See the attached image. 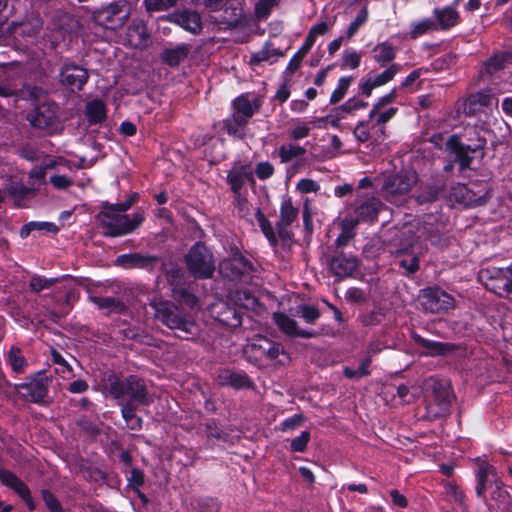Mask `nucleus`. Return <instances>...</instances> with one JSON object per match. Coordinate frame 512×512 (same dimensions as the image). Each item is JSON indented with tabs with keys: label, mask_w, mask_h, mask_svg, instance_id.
<instances>
[{
	"label": "nucleus",
	"mask_w": 512,
	"mask_h": 512,
	"mask_svg": "<svg viewBox=\"0 0 512 512\" xmlns=\"http://www.w3.org/2000/svg\"><path fill=\"white\" fill-rule=\"evenodd\" d=\"M400 69L401 66L399 64H392L383 72L373 77H368L360 84V90L362 94L366 97H369L373 89L389 83L400 71Z\"/></svg>",
	"instance_id": "21"
},
{
	"label": "nucleus",
	"mask_w": 512,
	"mask_h": 512,
	"mask_svg": "<svg viewBox=\"0 0 512 512\" xmlns=\"http://www.w3.org/2000/svg\"><path fill=\"white\" fill-rule=\"evenodd\" d=\"M149 37L147 26L142 21L132 23L128 27L127 40L135 48L147 46Z\"/></svg>",
	"instance_id": "29"
},
{
	"label": "nucleus",
	"mask_w": 512,
	"mask_h": 512,
	"mask_svg": "<svg viewBox=\"0 0 512 512\" xmlns=\"http://www.w3.org/2000/svg\"><path fill=\"white\" fill-rule=\"evenodd\" d=\"M426 415L429 420L449 414L453 392L448 382L429 377L424 382Z\"/></svg>",
	"instance_id": "3"
},
{
	"label": "nucleus",
	"mask_w": 512,
	"mask_h": 512,
	"mask_svg": "<svg viewBox=\"0 0 512 512\" xmlns=\"http://www.w3.org/2000/svg\"><path fill=\"white\" fill-rule=\"evenodd\" d=\"M421 305L431 313L446 312L455 307V299L439 288H426L420 294Z\"/></svg>",
	"instance_id": "10"
},
{
	"label": "nucleus",
	"mask_w": 512,
	"mask_h": 512,
	"mask_svg": "<svg viewBox=\"0 0 512 512\" xmlns=\"http://www.w3.org/2000/svg\"><path fill=\"white\" fill-rule=\"evenodd\" d=\"M412 339L419 347L424 349L422 354L425 356H445L456 350L455 344L428 340L414 332L412 333Z\"/></svg>",
	"instance_id": "17"
},
{
	"label": "nucleus",
	"mask_w": 512,
	"mask_h": 512,
	"mask_svg": "<svg viewBox=\"0 0 512 512\" xmlns=\"http://www.w3.org/2000/svg\"><path fill=\"white\" fill-rule=\"evenodd\" d=\"M234 114L249 121L258 109L257 105H253L251 101L244 95L237 97L233 102Z\"/></svg>",
	"instance_id": "38"
},
{
	"label": "nucleus",
	"mask_w": 512,
	"mask_h": 512,
	"mask_svg": "<svg viewBox=\"0 0 512 512\" xmlns=\"http://www.w3.org/2000/svg\"><path fill=\"white\" fill-rule=\"evenodd\" d=\"M51 382V376L46 375L44 372H37L28 381L15 384L14 388L23 399L34 403H44L48 396Z\"/></svg>",
	"instance_id": "7"
},
{
	"label": "nucleus",
	"mask_w": 512,
	"mask_h": 512,
	"mask_svg": "<svg viewBox=\"0 0 512 512\" xmlns=\"http://www.w3.org/2000/svg\"><path fill=\"white\" fill-rule=\"evenodd\" d=\"M39 226H47V231L51 233H56L58 231V227L51 222H30L26 225H24L20 230V236L21 238H27L30 233L34 230H36V227Z\"/></svg>",
	"instance_id": "58"
},
{
	"label": "nucleus",
	"mask_w": 512,
	"mask_h": 512,
	"mask_svg": "<svg viewBox=\"0 0 512 512\" xmlns=\"http://www.w3.org/2000/svg\"><path fill=\"white\" fill-rule=\"evenodd\" d=\"M88 78L87 70L76 64H65L60 71L61 83L71 91L81 90Z\"/></svg>",
	"instance_id": "14"
},
{
	"label": "nucleus",
	"mask_w": 512,
	"mask_h": 512,
	"mask_svg": "<svg viewBox=\"0 0 512 512\" xmlns=\"http://www.w3.org/2000/svg\"><path fill=\"white\" fill-rule=\"evenodd\" d=\"M255 216L261 228V231L268 239L269 243L275 247L278 243V234L275 233L271 222L265 217L260 208L256 209Z\"/></svg>",
	"instance_id": "42"
},
{
	"label": "nucleus",
	"mask_w": 512,
	"mask_h": 512,
	"mask_svg": "<svg viewBox=\"0 0 512 512\" xmlns=\"http://www.w3.org/2000/svg\"><path fill=\"white\" fill-rule=\"evenodd\" d=\"M351 79L348 77H341L338 81L337 87L333 90L330 96V103L335 104L340 102L350 86Z\"/></svg>",
	"instance_id": "53"
},
{
	"label": "nucleus",
	"mask_w": 512,
	"mask_h": 512,
	"mask_svg": "<svg viewBox=\"0 0 512 512\" xmlns=\"http://www.w3.org/2000/svg\"><path fill=\"white\" fill-rule=\"evenodd\" d=\"M170 19L192 34H199L202 31L201 16L196 11L183 10L175 12L171 15Z\"/></svg>",
	"instance_id": "25"
},
{
	"label": "nucleus",
	"mask_w": 512,
	"mask_h": 512,
	"mask_svg": "<svg viewBox=\"0 0 512 512\" xmlns=\"http://www.w3.org/2000/svg\"><path fill=\"white\" fill-rule=\"evenodd\" d=\"M155 317L168 328L176 330V335L182 339H190L197 332L196 324L187 319L179 308L169 301H153Z\"/></svg>",
	"instance_id": "4"
},
{
	"label": "nucleus",
	"mask_w": 512,
	"mask_h": 512,
	"mask_svg": "<svg viewBox=\"0 0 512 512\" xmlns=\"http://www.w3.org/2000/svg\"><path fill=\"white\" fill-rule=\"evenodd\" d=\"M85 114L90 125L103 122L106 119V107L103 101L95 99L86 104Z\"/></svg>",
	"instance_id": "35"
},
{
	"label": "nucleus",
	"mask_w": 512,
	"mask_h": 512,
	"mask_svg": "<svg viewBox=\"0 0 512 512\" xmlns=\"http://www.w3.org/2000/svg\"><path fill=\"white\" fill-rule=\"evenodd\" d=\"M311 128L309 125L298 122L294 127L289 130V139L297 141L306 138L310 133Z\"/></svg>",
	"instance_id": "60"
},
{
	"label": "nucleus",
	"mask_w": 512,
	"mask_h": 512,
	"mask_svg": "<svg viewBox=\"0 0 512 512\" xmlns=\"http://www.w3.org/2000/svg\"><path fill=\"white\" fill-rule=\"evenodd\" d=\"M396 90L393 89L386 95L382 96L371 108L369 111L368 117L369 120H372L376 114L382 110L385 106L393 103L396 100Z\"/></svg>",
	"instance_id": "52"
},
{
	"label": "nucleus",
	"mask_w": 512,
	"mask_h": 512,
	"mask_svg": "<svg viewBox=\"0 0 512 512\" xmlns=\"http://www.w3.org/2000/svg\"><path fill=\"white\" fill-rule=\"evenodd\" d=\"M178 0H144L145 7L149 12L167 10L176 5Z\"/></svg>",
	"instance_id": "57"
},
{
	"label": "nucleus",
	"mask_w": 512,
	"mask_h": 512,
	"mask_svg": "<svg viewBox=\"0 0 512 512\" xmlns=\"http://www.w3.org/2000/svg\"><path fill=\"white\" fill-rule=\"evenodd\" d=\"M241 16V9L227 1L224 3L223 10L221 7L217 13L210 14L209 18L211 22L223 26L226 29H231L239 24Z\"/></svg>",
	"instance_id": "18"
},
{
	"label": "nucleus",
	"mask_w": 512,
	"mask_h": 512,
	"mask_svg": "<svg viewBox=\"0 0 512 512\" xmlns=\"http://www.w3.org/2000/svg\"><path fill=\"white\" fill-rule=\"evenodd\" d=\"M89 299L107 315L121 314L127 309L126 305L121 300L114 297L90 296Z\"/></svg>",
	"instance_id": "31"
},
{
	"label": "nucleus",
	"mask_w": 512,
	"mask_h": 512,
	"mask_svg": "<svg viewBox=\"0 0 512 512\" xmlns=\"http://www.w3.org/2000/svg\"><path fill=\"white\" fill-rule=\"evenodd\" d=\"M98 219L104 229V235L119 237L136 230L144 221L142 212H135L131 216L118 211L115 205L104 203L103 210L98 214Z\"/></svg>",
	"instance_id": "2"
},
{
	"label": "nucleus",
	"mask_w": 512,
	"mask_h": 512,
	"mask_svg": "<svg viewBox=\"0 0 512 512\" xmlns=\"http://www.w3.org/2000/svg\"><path fill=\"white\" fill-rule=\"evenodd\" d=\"M159 258L154 255L130 253L123 254L117 257L116 262L126 268H140L152 270Z\"/></svg>",
	"instance_id": "24"
},
{
	"label": "nucleus",
	"mask_w": 512,
	"mask_h": 512,
	"mask_svg": "<svg viewBox=\"0 0 512 512\" xmlns=\"http://www.w3.org/2000/svg\"><path fill=\"white\" fill-rule=\"evenodd\" d=\"M6 189L12 196L24 197L33 193V188H29L27 185H24L20 182H12L7 186Z\"/></svg>",
	"instance_id": "63"
},
{
	"label": "nucleus",
	"mask_w": 512,
	"mask_h": 512,
	"mask_svg": "<svg viewBox=\"0 0 512 512\" xmlns=\"http://www.w3.org/2000/svg\"><path fill=\"white\" fill-rule=\"evenodd\" d=\"M460 0H455L453 5L445 6L442 8H435L433 15L435 17V23L437 30H450L460 22V13L456 6Z\"/></svg>",
	"instance_id": "20"
},
{
	"label": "nucleus",
	"mask_w": 512,
	"mask_h": 512,
	"mask_svg": "<svg viewBox=\"0 0 512 512\" xmlns=\"http://www.w3.org/2000/svg\"><path fill=\"white\" fill-rule=\"evenodd\" d=\"M330 272L339 277L345 278L353 274L358 267V259L343 252H336L328 261Z\"/></svg>",
	"instance_id": "15"
},
{
	"label": "nucleus",
	"mask_w": 512,
	"mask_h": 512,
	"mask_svg": "<svg viewBox=\"0 0 512 512\" xmlns=\"http://www.w3.org/2000/svg\"><path fill=\"white\" fill-rule=\"evenodd\" d=\"M253 177V171L249 164H243L240 162L234 163L227 174V183L231 190L238 194L245 183L251 180Z\"/></svg>",
	"instance_id": "22"
},
{
	"label": "nucleus",
	"mask_w": 512,
	"mask_h": 512,
	"mask_svg": "<svg viewBox=\"0 0 512 512\" xmlns=\"http://www.w3.org/2000/svg\"><path fill=\"white\" fill-rule=\"evenodd\" d=\"M500 481L501 479L494 466L487 462L481 463L477 470L476 495L486 500L487 490L493 488Z\"/></svg>",
	"instance_id": "16"
},
{
	"label": "nucleus",
	"mask_w": 512,
	"mask_h": 512,
	"mask_svg": "<svg viewBox=\"0 0 512 512\" xmlns=\"http://www.w3.org/2000/svg\"><path fill=\"white\" fill-rule=\"evenodd\" d=\"M231 301L238 307L245 310H256L259 305L258 299L249 290H237L231 295Z\"/></svg>",
	"instance_id": "36"
},
{
	"label": "nucleus",
	"mask_w": 512,
	"mask_h": 512,
	"mask_svg": "<svg viewBox=\"0 0 512 512\" xmlns=\"http://www.w3.org/2000/svg\"><path fill=\"white\" fill-rule=\"evenodd\" d=\"M45 168L35 166L28 173V184L29 188H33V193L39 190L40 186L45 184Z\"/></svg>",
	"instance_id": "47"
},
{
	"label": "nucleus",
	"mask_w": 512,
	"mask_h": 512,
	"mask_svg": "<svg viewBox=\"0 0 512 512\" xmlns=\"http://www.w3.org/2000/svg\"><path fill=\"white\" fill-rule=\"evenodd\" d=\"M185 262L190 274L199 279L210 278L215 270L212 252L200 242L190 248Z\"/></svg>",
	"instance_id": "6"
},
{
	"label": "nucleus",
	"mask_w": 512,
	"mask_h": 512,
	"mask_svg": "<svg viewBox=\"0 0 512 512\" xmlns=\"http://www.w3.org/2000/svg\"><path fill=\"white\" fill-rule=\"evenodd\" d=\"M128 18L118 5H110L102 9L97 16V21L106 29L117 30L122 27Z\"/></svg>",
	"instance_id": "23"
},
{
	"label": "nucleus",
	"mask_w": 512,
	"mask_h": 512,
	"mask_svg": "<svg viewBox=\"0 0 512 512\" xmlns=\"http://www.w3.org/2000/svg\"><path fill=\"white\" fill-rule=\"evenodd\" d=\"M409 234L405 243L397 250L400 256L399 265L403 268L406 274H414L419 269V257L423 254L421 247L415 246V237L413 234L412 226H405L403 235Z\"/></svg>",
	"instance_id": "8"
},
{
	"label": "nucleus",
	"mask_w": 512,
	"mask_h": 512,
	"mask_svg": "<svg viewBox=\"0 0 512 512\" xmlns=\"http://www.w3.org/2000/svg\"><path fill=\"white\" fill-rule=\"evenodd\" d=\"M498 106V99L487 91H480L471 94L464 103V112L468 115H475L484 108Z\"/></svg>",
	"instance_id": "19"
},
{
	"label": "nucleus",
	"mask_w": 512,
	"mask_h": 512,
	"mask_svg": "<svg viewBox=\"0 0 512 512\" xmlns=\"http://www.w3.org/2000/svg\"><path fill=\"white\" fill-rule=\"evenodd\" d=\"M418 182L415 171L409 170L387 176L382 185L384 198L392 203H399Z\"/></svg>",
	"instance_id": "5"
},
{
	"label": "nucleus",
	"mask_w": 512,
	"mask_h": 512,
	"mask_svg": "<svg viewBox=\"0 0 512 512\" xmlns=\"http://www.w3.org/2000/svg\"><path fill=\"white\" fill-rule=\"evenodd\" d=\"M121 406V414L127 423V426L132 430H138L142 427V419L136 415L138 405L125 404L118 402Z\"/></svg>",
	"instance_id": "41"
},
{
	"label": "nucleus",
	"mask_w": 512,
	"mask_h": 512,
	"mask_svg": "<svg viewBox=\"0 0 512 512\" xmlns=\"http://www.w3.org/2000/svg\"><path fill=\"white\" fill-rule=\"evenodd\" d=\"M107 391L120 403L148 406L152 403L147 384L144 379L130 375L124 379L110 376Z\"/></svg>",
	"instance_id": "1"
},
{
	"label": "nucleus",
	"mask_w": 512,
	"mask_h": 512,
	"mask_svg": "<svg viewBox=\"0 0 512 512\" xmlns=\"http://www.w3.org/2000/svg\"><path fill=\"white\" fill-rule=\"evenodd\" d=\"M297 315L309 324H314L320 317V311L315 306L300 305L297 307Z\"/></svg>",
	"instance_id": "51"
},
{
	"label": "nucleus",
	"mask_w": 512,
	"mask_h": 512,
	"mask_svg": "<svg viewBox=\"0 0 512 512\" xmlns=\"http://www.w3.org/2000/svg\"><path fill=\"white\" fill-rule=\"evenodd\" d=\"M357 226V221L352 218H344L342 221V232L335 240L338 247L347 245L350 239L353 237V230Z\"/></svg>",
	"instance_id": "45"
},
{
	"label": "nucleus",
	"mask_w": 512,
	"mask_h": 512,
	"mask_svg": "<svg viewBox=\"0 0 512 512\" xmlns=\"http://www.w3.org/2000/svg\"><path fill=\"white\" fill-rule=\"evenodd\" d=\"M430 31H437V26L433 20L426 18L411 24L410 37L416 39Z\"/></svg>",
	"instance_id": "44"
},
{
	"label": "nucleus",
	"mask_w": 512,
	"mask_h": 512,
	"mask_svg": "<svg viewBox=\"0 0 512 512\" xmlns=\"http://www.w3.org/2000/svg\"><path fill=\"white\" fill-rule=\"evenodd\" d=\"M382 207L379 199L371 197L361 203L355 208L356 217H351L354 221L359 222H372L377 218V215Z\"/></svg>",
	"instance_id": "27"
},
{
	"label": "nucleus",
	"mask_w": 512,
	"mask_h": 512,
	"mask_svg": "<svg viewBox=\"0 0 512 512\" xmlns=\"http://www.w3.org/2000/svg\"><path fill=\"white\" fill-rule=\"evenodd\" d=\"M11 489L22 498V500L27 504L29 510L33 511L35 509V503L31 496L30 490L28 486L19 478L17 482L11 487Z\"/></svg>",
	"instance_id": "48"
},
{
	"label": "nucleus",
	"mask_w": 512,
	"mask_h": 512,
	"mask_svg": "<svg viewBox=\"0 0 512 512\" xmlns=\"http://www.w3.org/2000/svg\"><path fill=\"white\" fill-rule=\"evenodd\" d=\"M447 146L455 153L456 160L458 161L461 170H465L470 166L471 157L469 156V148H465L463 145L458 144L455 136H452L448 140Z\"/></svg>",
	"instance_id": "39"
},
{
	"label": "nucleus",
	"mask_w": 512,
	"mask_h": 512,
	"mask_svg": "<svg viewBox=\"0 0 512 512\" xmlns=\"http://www.w3.org/2000/svg\"><path fill=\"white\" fill-rule=\"evenodd\" d=\"M397 111L398 109L395 107H390L384 111L380 110L371 120L374 121L372 129H375L376 142H381L387 138L385 125L396 115Z\"/></svg>",
	"instance_id": "30"
},
{
	"label": "nucleus",
	"mask_w": 512,
	"mask_h": 512,
	"mask_svg": "<svg viewBox=\"0 0 512 512\" xmlns=\"http://www.w3.org/2000/svg\"><path fill=\"white\" fill-rule=\"evenodd\" d=\"M396 57V48L389 42L379 43L373 48V58L380 66H386Z\"/></svg>",
	"instance_id": "34"
},
{
	"label": "nucleus",
	"mask_w": 512,
	"mask_h": 512,
	"mask_svg": "<svg viewBox=\"0 0 512 512\" xmlns=\"http://www.w3.org/2000/svg\"><path fill=\"white\" fill-rule=\"evenodd\" d=\"M368 18V10L367 8H362L355 19L350 23L349 27L346 31L347 38H352L358 31V29L367 21Z\"/></svg>",
	"instance_id": "56"
},
{
	"label": "nucleus",
	"mask_w": 512,
	"mask_h": 512,
	"mask_svg": "<svg viewBox=\"0 0 512 512\" xmlns=\"http://www.w3.org/2000/svg\"><path fill=\"white\" fill-rule=\"evenodd\" d=\"M27 120L34 128L51 131L58 120V106L51 102L42 103L29 113Z\"/></svg>",
	"instance_id": "13"
},
{
	"label": "nucleus",
	"mask_w": 512,
	"mask_h": 512,
	"mask_svg": "<svg viewBox=\"0 0 512 512\" xmlns=\"http://www.w3.org/2000/svg\"><path fill=\"white\" fill-rule=\"evenodd\" d=\"M189 48L185 44H179L173 48H168L161 54L162 61L169 66H177L187 58Z\"/></svg>",
	"instance_id": "33"
},
{
	"label": "nucleus",
	"mask_w": 512,
	"mask_h": 512,
	"mask_svg": "<svg viewBox=\"0 0 512 512\" xmlns=\"http://www.w3.org/2000/svg\"><path fill=\"white\" fill-rule=\"evenodd\" d=\"M370 121L369 119L360 121L356 125L353 134L359 142L365 143L370 140L376 142L375 129H372V125L369 124Z\"/></svg>",
	"instance_id": "43"
},
{
	"label": "nucleus",
	"mask_w": 512,
	"mask_h": 512,
	"mask_svg": "<svg viewBox=\"0 0 512 512\" xmlns=\"http://www.w3.org/2000/svg\"><path fill=\"white\" fill-rule=\"evenodd\" d=\"M50 353L53 363L58 365L56 368V373H62V377L64 378L74 376L71 365L64 359L59 351H57L55 348H51Z\"/></svg>",
	"instance_id": "46"
},
{
	"label": "nucleus",
	"mask_w": 512,
	"mask_h": 512,
	"mask_svg": "<svg viewBox=\"0 0 512 512\" xmlns=\"http://www.w3.org/2000/svg\"><path fill=\"white\" fill-rule=\"evenodd\" d=\"M273 320L281 332L289 336H298L302 338H312L315 333L298 329L297 322L282 312H275Z\"/></svg>",
	"instance_id": "26"
},
{
	"label": "nucleus",
	"mask_w": 512,
	"mask_h": 512,
	"mask_svg": "<svg viewBox=\"0 0 512 512\" xmlns=\"http://www.w3.org/2000/svg\"><path fill=\"white\" fill-rule=\"evenodd\" d=\"M250 349L265 360L282 366L290 361V357L282 344L271 341L263 336L256 337L251 343Z\"/></svg>",
	"instance_id": "9"
},
{
	"label": "nucleus",
	"mask_w": 512,
	"mask_h": 512,
	"mask_svg": "<svg viewBox=\"0 0 512 512\" xmlns=\"http://www.w3.org/2000/svg\"><path fill=\"white\" fill-rule=\"evenodd\" d=\"M310 441V433L303 431L299 436L291 440L290 450L292 452H304Z\"/></svg>",
	"instance_id": "59"
},
{
	"label": "nucleus",
	"mask_w": 512,
	"mask_h": 512,
	"mask_svg": "<svg viewBox=\"0 0 512 512\" xmlns=\"http://www.w3.org/2000/svg\"><path fill=\"white\" fill-rule=\"evenodd\" d=\"M42 497L50 512H65L59 500L50 491L44 490Z\"/></svg>",
	"instance_id": "62"
},
{
	"label": "nucleus",
	"mask_w": 512,
	"mask_h": 512,
	"mask_svg": "<svg viewBox=\"0 0 512 512\" xmlns=\"http://www.w3.org/2000/svg\"><path fill=\"white\" fill-rule=\"evenodd\" d=\"M220 273L229 279L247 281L253 271L252 263L242 255L236 254L219 264Z\"/></svg>",
	"instance_id": "11"
},
{
	"label": "nucleus",
	"mask_w": 512,
	"mask_h": 512,
	"mask_svg": "<svg viewBox=\"0 0 512 512\" xmlns=\"http://www.w3.org/2000/svg\"><path fill=\"white\" fill-rule=\"evenodd\" d=\"M274 173L273 165L268 162H260L256 165L255 174L260 180H265L270 178Z\"/></svg>",
	"instance_id": "64"
},
{
	"label": "nucleus",
	"mask_w": 512,
	"mask_h": 512,
	"mask_svg": "<svg viewBox=\"0 0 512 512\" xmlns=\"http://www.w3.org/2000/svg\"><path fill=\"white\" fill-rule=\"evenodd\" d=\"M367 106V103L363 100H360L358 98H350L347 100L343 105L336 108V111L344 112V113H351L355 110L364 109Z\"/></svg>",
	"instance_id": "61"
},
{
	"label": "nucleus",
	"mask_w": 512,
	"mask_h": 512,
	"mask_svg": "<svg viewBox=\"0 0 512 512\" xmlns=\"http://www.w3.org/2000/svg\"><path fill=\"white\" fill-rule=\"evenodd\" d=\"M444 487L447 500L452 501L459 506L464 505L465 495L455 483L447 482Z\"/></svg>",
	"instance_id": "49"
},
{
	"label": "nucleus",
	"mask_w": 512,
	"mask_h": 512,
	"mask_svg": "<svg viewBox=\"0 0 512 512\" xmlns=\"http://www.w3.org/2000/svg\"><path fill=\"white\" fill-rule=\"evenodd\" d=\"M6 362L10 365L12 371L16 374H23L27 367L28 361L23 355L21 349L17 346H11L5 355Z\"/></svg>",
	"instance_id": "32"
},
{
	"label": "nucleus",
	"mask_w": 512,
	"mask_h": 512,
	"mask_svg": "<svg viewBox=\"0 0 512 512\" xmlns=\"http://www.w3.org/2000/svg\"><path fill=\"white\" fill-rule=\"evenodd\" d=\"M55 283H57L56 278H44L42 276L34 275L30 279L29 286L32 291L40 292L44 289L51 288Z\"/></svg>",
	"instance_id": "54"
},
{
	"label": "nucleus",
	"mask_w": 512,
	"mask_h": 512,
	"mask_svg": "<svg viewBox=\"0 0 512 512\" xmlns=\"http://www.w3.org/2000/svg\"><path fill=\"white\" fill-rule=\"evenodd\" d=\"M306 153V149L300 145L288 143L278 148V156L281 163H289L295 159L301 158Z\"/></svg>",
	"instance_id": "37"
},
{
	"label": "nucleus",
	"mask_w": 512,
	"mask_h": 512,
	"mask_svg": "<svg viewBox=\"0 0 512 512\" xmlns=\"http://www.w3.org/2000/svg\"><path fill=\"white\" fill-rule=\"evenodd\" d=\"M298 212V208L294 207L290 197H285L282 200L276 230L278 237L285 246L291 244L292 233L288 228L297 219Z\"/></svg>",
	"instance_id": "12"
},
{
	"label": "nucleus",
	"mask_w": 512,
	"mask_h": 512,
	"mask_svg": "<svg viewBox=\"0 0 512 512\" xmlns=\"http://www.w3.org/2000/svg\"><path fill=\"white\" fill-rule=\"evenodd\" d=\"M361 63V55L352 49H346L342 55V68L349 67L351 69H356L359 67Z\"/></svg>",
	"instance_id": "55"
},
{
	"label": "nucleus",
	"mask_w": 512,
	"mask_h": 512,
	"mask_svg": "<svg viewBox=\"0 0 512 512\" xmlns=\"http://www.w3.org/2000/svg\"><path fill=\"white\" fill-rule=\"evenodd\" d=\"M248 121L242 117L232 114L229 118L224 120V127L227 133L231 136L243 138L245 135L244 129Z\"/></svg>",
	"instance_id": "40"
},
{
	"label": "nucleus",
	"mask_w": 512,
	"mask_h": 512,
	"mask_svg": "<svg viewBox=\"0 0 512 512\" xmlns=\"http://www.w3.org/2000/svg\"><path fill=\"white\" fill-rule=\"evenodd\" d=\"M45 93L46 92L44 89L32 84L24 85L19 91L20 97L22 99L30 101L40 100L44 97Z\"/></svg>",
	"instance_id": "50"
},
{
	"label": "nucleus",
	"mask_w": 512,
	"mask_h": 512,
	"mask_svg": "<svg viewBox=\"0 0 512 512\" xmlns=\"http://www.w3.org/2000/svg\"><path fill=\"white\" fill-rule=\"evenodd\" d=\"M219 383L223 386H231L235 389L247 388L251 386L249 377L242 372H236L229 369H223L218 375Z\"/></svg>",
	"instance_id": "28"
}]
</instances>
